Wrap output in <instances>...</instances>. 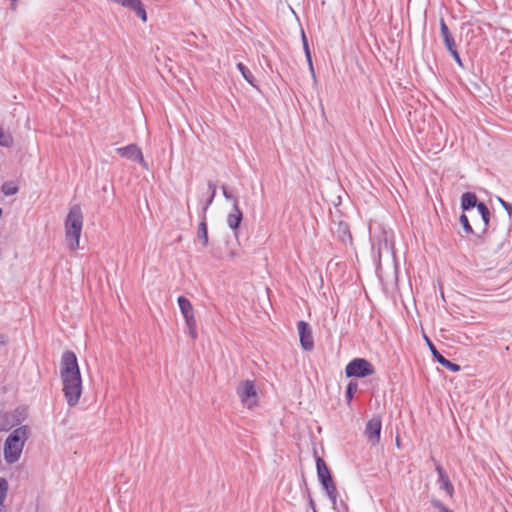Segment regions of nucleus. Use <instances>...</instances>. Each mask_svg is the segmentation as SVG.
<instances>
[{
	"label": "nucleus",
	"instance_id": "obj_1",
	"mask_svg": "<svg viewBox=\"0 0 512 512\" xmlns=\"http://www.w3.org/2000/svg\"><path fill=\"white\" fill-rule=\"evenodd\" d=\"M29 432V427L23 425L8 435L4 443V458L7 463L13 464L19 460Z\"/></svg>",
	"mask_w": 512,
	"mask_h": 512
},
{
	"label": "nucleus",
	"instance_id": "obj_2",
	"mask_svg": "<svg viewBox=\"0 0 512 512\" xmlns=\"http://www.w3.org/2000/svg\"><path fill=\"white\" fill-rule=\"evenodd\" d=\"M83 226V214L79 205H73L65 220V237L71 250L79 248V240Z\"/></svg>",
	"mask_w": 512,
	"mask_h": 512
},
{
	"label": "nucleus",
	"instance_id": "obj_3",
	"mask_svg": "<svg viewBox=\"0 0 512 512\" xmlns=\"http://www.w3.org/2000/svg\"><path fill=\"white\" fill-rule=\"evenodd\" d=\"M316 470H317L318 480H319L322 488L326 492V495L328 496L329 500L331 501V503L333 505V509H337L336 508V498L338 497L337 487L334 483L331 471L329 470L324 459L320 456L316 457Z\"/></svg>",
	"mask_w": 512,
	"mask_h": 512
},
{
	"label": "nucleus",
	"instance_id": "obj_4",
	"mask_svg": "<svg viewBox=\"0 0 512 512\" xmlns=\"http://www.w3.org/2000/svg\"><path fill=\"white\" fill-rule=\"evenodd\" d=\"M208 189L211 190V197L208 198L203 205L200 213V222L197 228V239L201 242L202 247L206 248L209 245L208 237V224H207V211L213 203L216 196V184L213 181H208Z\"/></svg>",
	"mask_w": 512,
	"mask_h": 512
},
{
	"label": "nucleus",
	"instance_id": "obj_5",
	"mask_svg": "<svg viewBox=\"0 0 512 512\" xmlns=\"http://www.w3.org/2000/svg\"><path fill=\"white\" fill-rule=\"evenodd\" d=\"M62 385H63V393L64 397L67 401L68 406L74 407L78 404L79 399L82 394V377L78 376H70V377H61Z\"/></svg>",
	"mask_w": 512,
	"mask_h": 512
},
{
	"label": "nucleus",
	"instance_id": "obj_6",
	"mask_svg": "<svg viewBox=\"0 0 512 512\" xmlns=\"http://www.w3.org/2000/svg\"><path fill=\"white\" fill-rule=\"evenodd\" d=\"M236 393L240 398L241 403L248 409H253L258 406L259 398L255 382L253 380L241 381L237 388Z\"/></svg>",
	"mask_w": 512,
	"mask_h": 512
},
{
	"label": "nucleus",
	"instance_id": "obj_7",
	"mask_svg": "<svg viewBox=\"0 0 512 512\" xmlns=\"http://www.w3.org/2000/svg\"><path fill=\"white\" fill-rule=\"evenodd\" d=\"M177 303L179 305L181 314L185 320L189 336L191 337L192 340L197 339V322L195 318V311L193 305L191 304L190 300L185 296H179L177 298Z\"/></svg>",
	"mask_w": 512,
	"mask_h": 512
},
{
	"label": "nucleus",
	"instance_id": "obj_8",
	"mask_svg": "<svg viewBox=\"0 0 512 512\" xmlns=\"http://www.w3.org/2000/svg\"><path fill=\"white\" fill-rule=\"evenodd\" d=\"M375 367L365 358H354L345 367V375L347 378H365L374 374Z\"/></svg>",
	"mask_w": 512,
	"mask_h": 512
},
{
	"label": "nucleus",
	"instance_id": "obj_9",
	"mask_svg": "<svg viewBox=\"0 0 512 512\" xmlns=\"http://www.w3.org/2000/svg\"><path fill=\"white\" fill-rule=\"evenodd\" d=\"M81 375L76 354L71 350L63 352L60 365V377Z\"/></svg>",
	"mask_w": 512,
	"mask_h": 512
},
{
	"label": "nucleus",
	"instance_id": "obj_10",
	"mask_svg": "<svg viewBox=\"0 0 512 512\" xmlns=\"http://www.w3.org/2000/svg\"><path fill=\"white\" fill-rule=\"evenodd\" d=\"M300 346L304 351H312L314 349V340L310 325L301 320L297 323Z\"/></svg>",
	"mask_w": 512,
	"mask_h": 512
},
{
	"label": "nucleus",
	"instance_id": "obj_11",
	"mask_svg": "<svg viewBox=\"0 0 512 512\" xmlns=\"http://www.w3.org/2000/svg\"><path fill=\"white\" fill-rule=\"evenodd\" d=\"M431 460L435 463V469L438 474L439 489L444 491L449 498H452L455 490L447 472L443 466L434 459V457H431Z\"/></svg>",
	"mask_w": 512,
	"mask_h": 512
},
{
	"label": "nucleus",
	"instance_id": "obj_12",
	"mask_svg": "<svg viewBox=\"0 0 512 512\" xmlns=\"http://www.w3.org/2000/svg\"><path fill=\"white\" fill-rule=\"evenodd\" d=\"M116 152L123 158L137 162L143 167H147L142 151L136 144H129L125 147L117 148Z\"/></svg>",
	"mask_w": 512,
	"mask_h": 512
},
{
	"label": "nucleus",
	"instance_id": "obj_13",
	"mask_svg": "<svg viewBox=\"0 0 512 512\" xmlns=\"http://www.w3.org/2000/svg\"><path fill=\"white\" fill-rule=\"evenodd\" d=\"M382 421L379 416L371 418L365 427V436L368 441L375 445L380 442Z\"/></svg>",
	"mask_w": 512,
	"mask_h": 512
},
{
	"label": "nucleus",
	"instance_id": "obj_14",
	"mask_svg": "<svg viewBox=\"0 0 512 512\" xmlns=\"http://www.w3.org/2000/svg\"><path fill=\"white\" fill-rule=\"evenodd\" d=\"M426 343L431 351V354L433 356V359L439 363L441 366L445 367L446 369L452 371V372H458L460 371V366L454 362H451L450 360L446 359L442 353H440L436 346L433 344V342L425 336Z\"/></svg>",
	"mask_w": 512,
	"mask_h": 512
},
{
	"label": "nucleus",
	"instance_id": "obj_15",
	"mask_svg": "<svg viewBox=\"0 0 512 512\" xmlns=\"http://www.w3.org/2000/svg\"><path fill=\"white\" fill-rule=\"evenodd\" d=\"M331 230L344 245L352 244L353 239L347 222L342 220L333 221Z\"/></svg>",
	"mask_w": 512,
	"mask_h": 512
},
{
	"label": "nucleus",
	"instance_id": "obj_16",
	"mask_svg": "<svg viewBox=\"0 0 512 512\" xmlns=\"http://www.w3.org/2000/svg\"><path fill=\"white\" fill-rule=\"evenodd\" d=\"M125 8L135 12L136 15L143 21H147V13L141 0H111Z\"/></svg>",
	"mask_w": 512,
	"mask_h": 512
},
{
	"label": "nucleus",
	"instance_id": "obj_17",
	"mask_svg": "<svg viewBox=\"0 0 512 512\" xmlns=\"http://www.w3.org/2000/svg\"><path fill=\"white\" fill-rule=\"evenodd\" d=\"M243 212L240 208H232L229 214L227 215V225L233 231L234 235L237 237L241 222L243 220Z\"/></svg>",
	"mask_w": 512,
	"mask_h": 512
},
{
	"label": "nucleus",
	"instance_id": "obj_18",
	"mask_svg": "<svg viewBox=\"0 0 512 512\" xmlns=\"http://www.w3.org/2000/svg\"><path fill=\"white\" fill-rule=\"evenodd\" d=\"M479 201L475 193L473 192H465L461 196V209L465 211H469L473 208H478Z\"/></svg>",
	"mask_w": 512,
	"mask_h": 512
},
{
	"label": "nucleus",
	"instance_id": "obj_19",
	"mask_svg": "<svg viewBox=\"0 0 512 512\" xmlns=\"http://www.w3.org/2000/svg\"><path fill=\"white\" fill-rule=\"evenodd\" d=\"M440 32L443 38L444 45L447 49L455 48L456 43L452 33L450 32L445 20L443 18L440 19Z\"/></svg>",
	"mask_w": 512,
	"mask_h": 512
},
{
	"label": "nucleus",
	"instance_id": "obj_20",
	"mask_svg": "<svg viewBox=\"0 0 512 512\" xmlns=\"http://www.w3.org/2000/svg\"><path fill=\"white\" fill-rule=\"evenodd\" d=\"M237 69L243 76V78L253 87H256V79L249 68L242 62L237 63Z\"/></svg>",
	"mask_w": 512,
	"mask_h": 512
},
{
	"label": "nucleus",
	"instance_id": "obj_21",
	"mask_svg": "<svg viewBox=\"0 0 512 512\" xmlns=\"http://www.w3.org/2000/svg\"><path fill=\"white\" fill-rule=\"evenodd\" d=\"M477 210L481 215L482 221L484 223V230H486L490 223V210L484 202L479 203Z\"/></svg>",
	"mask_w": 512,
	"mask_h": 512
},
{
	"label": "nucleus",
	"instance_id": "obj_22",
	"mask_svg": "<svg viewBox=\"0 0 512 512\" xmlns=\"http://www.w3.org/2000/svg\"><path fill=\"white\" fill-rule=\"evenodd\" d=\"M1 191L5 196H12L18 193L19 187L13 181L4 182Z\"/></svg>",
	"mask_w": 512,
	"mask_h": 512
},
{
	"label": "nucleus",
	"instance_id": "obj_23",
	"mask_svg": "<svg viewBox=\"0 0 512 512\" xmlns=\"http://www.w3.org/2000/svg\"><path fill=\"white\" fill-rule=\"evenodd\" d=\"M358 389V383L356 381H350L346 386L345 399L347 404H350L354 398V395Z\"/></svg>",
	"mask_w": 512,
	"mask_h": 512
},
{
	"label": "nucleus",
	"instance_id": "obj_24",
	"mask_svg": "<svg viewBox=\"0 0 512 512\" xmlns=\"http://www.w3.org/2000/svg\"><path fill=\"white\" fill-rule=\"evenodd\" d=\"M221 189L224 198L232 203V208H240L238 197L232 194L226 185H222Z\"/></svg>",
	"mask_w": 512,
	"mask_h": 512
},
{
	"label": "nucleus",
	"instance_id": "obj_25",
	"mask_svg": "<svg viewBox=\"0 0 512 512\" xmlns=\"http://www.w3.org/2000/svg\"><path fill=\"white\" fill-rule=\"evenodd\" d=\"M301 36H302L303 49L305 52V56L307 58L309 67H310L311 71L313 72V64H312L311 53H310V49H309V45H308V40H307V37L303 30H302Z\"/></svg>",
	"mask_w": 512,
	"mask_h": 512
},
{
	"label": "nucleus",
	"instance_id": "obj_26",
	"mask_svg": "<svg viewBox=\"0 0 512 512\" xmlns=\"http://www.w3.org/2000/svg\"><path fill=\"white\" fill-rule=\"evenodd\" d=\"M13 143V139L10 135H6L3 128H0V146L10 147Z\"/></svg>",
	"mask_w": 512,
	"mask_h": 512
},
{
	"label": "nucleus",
	"instance_id": "obj_27",
	"mask_svg": "<svg viewBox=\"0 0 512 512\" xmlns=\"http://www.w3.org/2000/svg\"><path fill=\"white\" fill-rule=\"evenodd\" d=\"M431 505L439 512H454L452 509L444 505L439 499H436L434 497L431 499Z\"/></svg>",
	"mask_w": 512,
	"mask_h": 512
},
{
	"label": "nucleus",
	"instance_id": "obj_28",
	"mask_svg": "<svg viewBox=\"0 0 512 512\" xmlns=\"http://www.w3.org/2000/svg\"><path fill=\"white\" fill-rule=\"evenodd\" d=\"M8 491V483L5 478L0 477V506L3 504V501L6 498Z\"/></svg>",
	"mask_w": 512,
	"mask_h": 512
},
{
	"label": "nucleus",
	"instance_id": "obj_29",
	"mask_svg": "<svg viewBox=\"0 0 512 512\" xmlns=\"http://www.w3.org/2000/svg\"><path fill=\"white\" fill-rule=\"evenodd\" d=\"M460 223H461V225H462V227H463L464 231H465L467 234H473V233H474L473 228H472V226H471V224H470V222H469V219H468V217H467V215H466V214H464V213H463V214L460 216Z\"/></svg>",
	"mask_w": 512,
	"mask_h": 512
},
{
	"label": "nucleus",
	"instance_id": "obj_30",
	"mask_svg": "<svg viewBox=\"0 0 512 512\" xmlns=\"http://www.w3.org/2000/svg\"><path fill=\"white\" fill-rule=\"evenodd\" d=\"M450 53V55L452 56V58L455 60V62L460 66V67H463V63H462V60L460 58V55L457 51V46H455V48H450V49H447Z\"/></svg>",
	"mask_w": 512,
	"mask_h": 512
},
{
	"label": "nucleus",
	"instance_id": "obj_31",
	"mask_svg": "<svg viewBox=\"0 0 512 512\" xmlns=\"http://www.w3.org/2000/svg\"><path fill=\"white\" fill-rule=\"evenodd\" d=\"M498 202L502 205V207L506 210L508 217H512V204L505 201L501 197H497Z\"/></svg>",
	"mask_w": 512,
	"mask_h": 512
},
{
	"label": "nucleus",
	"instance_id": "obj_32",
	"mask_svg": "<svg viewBox=\"0 0 512 512\" xmlns=\"http://www.w3.org/2000/svg\"><path fill=\"white\" fill-rule=\"evenodd\" d=\"M305 486H307L306 483H305ZM306 493H307L308 505L311 508V510L313 511L314 509H316V505H315V502L310 494L308 487H306Z\"/></svg>",
	"mask_w": 512,
	"mask_h": 512
},
{
	"label": "nucleus",
	"instance_id": "obj_33",
	"mask_svg": "<svg viewBox=\"0 0 512 512\" xmlns=\"http://www.w3.org/2000/svg\"><path fill=\"white\" fill-rule=\"evenodd\" d=\"M336 508L335 509L337 512H349V508H348V505L344 502V501H340L339 505L336 503Z\"/></svg>",
	"mask_w": 512,
	"mask_h": 512
},
{
	"label": "nucleus",
	"instance_id": "obj_34",
	"mask_svg": "<svg viewBox=\"0 0 512 512\" xmlns=\"http://www.w3.org/2000/svg\"><path fill=\"white\" fill-rule=\"evenodd\" d=\"M19 0H11V5H10V9L12 11H15L17 9V3H18Z\"/></svg>",
	"mask_w": 512,
	"mask_h": 512
},
{
	"label": "nucleus",
	"instance_id": "obj_35",
	"mask_svg": "<svg viewBox=\"0 0 512 512\" xmlns=\"http://www.w3.org/2000/svg\"><path fill=\"white\" fill-rule=\"evenodd\" d=\"M313 512H318V510H317V509H314V510H313Z\"/></svg>",
	"mask_w": 512,
	"mask_h": 512
},
{
	"label": "nucleus",
	"instance_id": "obj_36",
	"mask_svg": "<svg viewBox=\"0 0 512 512\" xmlns=\"http://www.w3.org/2000/svg\"><path fill=\"white\" fill-rule=\"evenodd\" d=\"M0 512H3V511L0 509Z\"/></svg>",
	"mask_w": 512,
	"mask_h": 512
}]
</instances>
